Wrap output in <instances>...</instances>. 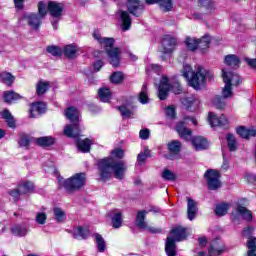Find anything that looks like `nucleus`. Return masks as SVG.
<instances>
[{
	"mask_svg": "<svg viewBox=\"0 0 256 256\" xmlns=\"http://www.w3.org/2000/svg\"><path fill=\"white\" fill-rule=\"evenodd\" d=\"M111 156L112 158H105L98 163L100 181H109V179H111V171H114V177L116 179H123L125 171H127L125 162L115 160L125 157V152L122 149L116 148L112 150Z\"/></svg>",
	"mask_w": 256,
	"mask_h": 256,
	"instance_id": "obj_1",
	"label": "nucleus"
},
{
	"mask_svg": "<svg viewBox=\"0 0 256 256\" xmlns=\"http://www.w3.org/2000/svg\"><path fill=\"white\" fill-rule=\"evenodd\" d=\"M182 75L194 89H199L207 81V74H205V70L201 66H198L195 72L189 64H186L183 66Z\"/></svg>",
	"mask_w": 256,
	"mask_h": 256,
	"instance_id": "obj_2",
	"label": "nucleus"
},
{
	"mask_svg": "<svg viewBox=\"0 0 256 256\" xmlns=\"http://www.w3.org/2000/svg\"><path fill=\"white\" fill-rule=\"evenodd\" d=\"M65 117L72 124L65 126L64 135L76 139L81 134V129L79 128V110L75 107H69L65 111Z\"/></svg>",
	"mask_w": 256,
	"mask_h": 256,
	"instance_id": "obj_3",
	"label": "nucleus"
},
{
	"mask_svg": "<svg viewBox=\"0 0 256 256\" xmlns=\"http://www.w3.org/2000/svg\"><path fill=\"white\" fill-rule=\"evenodd\" d=\"M58 183L67 193H75V191H81L84 185L87 184V176L85 173H76L70 178L58 179Z\"/></svg>",
	"mask_w": 256,
	"mask_h": 256,
	"instance_id": "obj_4",
	"label": "nucleus"
},
{
	"mask_svg": "<svg viewBox=\"0 0 256 256\" xmlns=\"http://www.w3.org/2000/svg\"><path fill=\"white\" fill-rule=\"evenodd\" d=\"M100 44L104 46L110 65H112V67H119V63L121 61V50L119 48H113V45H115V39L102 38Z\"/></svg>",
	"mask_w": 256,
	"mask_h": 256,
	"instance_id": "obj_5",
	"label": "nucleus"
},
{
	"mask_svg": "<svg viewBox=\"0 0 256 256\" xmlns=\"http://www.w3.org/2000/svg\"><path fill=\"white\" fill-rule=\"evenodd\" d=\"M38 13L37 14H25L23 16V21H26L32 29H39L41 27V20L47 15V4L39 2L38 4Z\"/></svg>",
	"mask_w": 256,
	"mask_h": 256,
	"instance_id": "obj_6",
	"label": "nucleus"
},
{
	"mask_svg": "<svg viewBox=\"0 0 256 256\" xmlns=\"http://www.w3.org/2000/svg\"><path fill=\"white\" fill-rule=\"evenodd\" d=\"M204 179L207 181L208 189L215 191L221 187V174L219 171L214 169H209L204 174Z\"/></svg>",
	"mask_w": 256,
	"mask_h": 256,
	"instance_id": "obj_7",
	"label": "nucleus"
},
{
	"mask_svg": "<svg viewBox=\"0 0 256 256\" xmlns=\"http://www.w3.org/2000/svg\"><path fill=\"white\" fill-rule=\"evenodd\" d=\"M227 251V247L223 242H220L219 240H214L211 242L209 248H208V255L209 256H220L223 255ZM199 256H205V252H199Z\"/></svg>",
	"mask_w": 256,
	"mask_h": 256,
	"instance_id": "obj_8",
	"label": "nucleus"
},
{
	"mask_svg": "<svg viewBox=\"0 0 256 256\" xmlns=\"http://www.w3.org/2000/svg\"><path fill=\"white\" fill-rule=\"evenodd\" d=\"M169 89H171V84H169V78L163 76L160 81V86L158 88V97L161 101H165V99H167V95H169Z\"/></svg>",
	"mask_w": 256,
	"mask_h": 256,
	"instance_id": "obj_9",
	"label": "nucleus"
},
{
	"mask_svg": "<svg viewBox=\"0 0 256 256\" xmlns=\"http://www.w3.org/2000/svg\"><path fill=\"white\" fill-rule=\"evenodd\" d=\"M208 121L211 127H225V125H227L228 123V120L225 117V115L217 117V115H215V113L213 112H209Z\"/></svg>",
	"mask_w": 256,
	"mask_h": 256,
	"instance_id": "obj_10",
	"label": "nucleus"
},
{
	"mask_svg": "<svg viewBox=\"0 0 256 256\" xmlns=\"http://www.w3.org/2000/svg\"><path fill=\"white\" fill-rule=\"evenodd\" d=\"M187 217L189 221H193L199 213V208L197 207V202L192 198L187 197Z\"/></svg>",
	"mask_w": 256,
	"mask_h": 256,
	"instance_id": "obj_11",
	"label": "nucleus"
},
{
	"mask_svg": "<svg viewBox=\"0 0 256 256\" xmlns=\"http://www.w3.org/2000/svg\"><path fill=\"white\" fill-rule=\"evenodd\" d=\"M162 47L164 53H173L175 51V47H177V39L171 36H165L162 39Z\"/></svg>",
	"mask_w": 256,
	"mask_h": 256,
	"instance_id": "obj_12",
	"label": "nucleus"
},
{
	"mask_svg": "<svg viewBox=\"0 0 256 256\" xmlns=\"http://www.w3.org/2000/svg\"><path fill=\"white\" fill-rule=\"evenodd\" d=\"M175 129L182 139H185V141H191L192 131L191 129L187 128V125H185V122L183 121L178 122Z\"/></svg>",
	"mask_w": 256,
	"mask_h": 256,
	"instance_id": "obj_13",
	"label": "nucleus"
},
{
	"mask_svg": "<svg viewBox=\"0 0 256 256\" xmlns=\"http://www.w3.org/2000/svg\"><path fill=\"white\" fill-rule=\"evenodd\" d=\"M127 9L131 15L139 17L141 15V12L139 11H143V4H141L139 0H128Z\"/></svg>",
	"mask_w": 256,
	"mask_h": 256,
	"instance_id": "obj_14",
	"label": "nucleus"
},
{
	"mask_svg": "<svg viewBox=\"0 0 256 256\" xmlns=\"http://www.w3.org/2000/svg\"><path fill=\"white\" fill-rule=\"evenodd\" d=\"M222 77H223V81H225V79H227L228 84L237 87V85H239L241 83V77L238 74H235L233 72H227L225 69H222Z\"/></svg>",
	"mask_w": 256,
	"mask_h": 256,
	"instance_id": "obj_15",
	"label": "nucleus"
},
{
	"mask_svg": "<svg viewBox=\"0 0 256 256\" xmlns=\"http://www.w3.org/2000/svg\"><path fill=\"white\" fill-rule=\"evenodd\" d=\"M48 11L52 17L57 19L63 15V4L50 1L48 3Z\"/></svg>",
	"mask_w": 256,
	"mask_h": 256,
	"instance_id": "obj_16",
	"label": "nucleus"
},
{
	"mask_svg": "<svg viewBox=\"0 0 256 256\" xmlns=\"http://www.w3.org/2000/svg\"><path fill=\"white\" fill-rule=\"evenodd\" d=\"M45 109H47V104H45L44 102L32 103L30 108V117L32 118L39 117V115H42V113H45Z\"/></svg>",
	"mask_w": 256,
	"mask_h": 256,
	"instance_id": "obj_17",
	"label": "nucleus"
},
{
	"mask_svg": "<svg viewBox=\"0 0 256 256\" xmlns=\"http://www.w3.org/2000/svg\"><path fill=\"white\" fill-rule=\"evenodd\" d=\"M171 238L175 241H184L187 239V228H183L181 226H177L171 230Z\"/></svg>",
	"mask_w": 256,
	"mask_h": 256,
	"instance_id": "obj_18",
	"label": "nucleus"
},
{
	"mask_svg": "<svg viewBox=\"0 0 256 256\" xmlns=\"http://www.w3.org/2000/svg\"><path fill=\"white\" fill-rule=\"evenodd\" d=\"M192 145L196 151H203L209 147V142L203 136H196L192 139Z\"/></svg>",
	"mask_w": 256,
	"mask_h": 256,
	"instance_id": "obj_19",
	"label": "nucleus"
},
{
	"mask_svg": "<svg viewBox=\"0 0 256 256\" xmlns=\"http://www.w3.org/2000/svg\"><path fill=\"white\" fill-rule=\"evenodd\" d=\"M236 133L242 137V139H251V137L256 136V130L251 128H246L245 126H240L236 129Z\"/></svg>",
	"mask_w": 256,
	"mask_h": 256,
	"instance_id": "obj_20",
	"label": "nucleus"
},
{
	"mask_svg": "<svg viewBox=\"0 0 256 256\" xmlns=\"http://www.w3.org/2000/svg\"><path fill=\"white\" fill-rule=\"evenodd\" d=\"M165 251L167 256H177V245H175V239L172 237H167Z\"/></svg>",
	"mask_w": 256,
	"mask_h": 256,
	"instance_id": "obj_21",
	"label": "nucleus"
},
{
	"mask_svg": "<svg viewBox=\"0 0 256 256\" xmlns=\"http://www.w3.org/2000/svg\"><path fill=\"white\" fill-rule=\"evenodd\" d=\"M120 19L122 22V29L124 31H129L131 29V16H129V13L127 11L120 10Z\"/></svg>",
	"mask_w": 256,
	"mask_h": 256,
	"instance_id": "obj_22",
	"label": "nucleus"
},
{
	"mask_svg": "<svg viewBox=\"0 0 256 256\" xmlns=\"http://www.w3.org/2000/svg\"><path fill=\"white\" fill-rule=\"evenodd\" d=\"M112 213V227H114V229H119L123 224V214L119 210H113Z\"/></svg>",
	"mask_w": 256,
	"mask_h": 256,
	"instance_id": "obj_23",
	"label": "nucleus"
},
{
	"mask_svg": "<svg viewBox=\"0 0 256 256\" xmlns=\"http://www.w3.org/2000/svg\"><path fill=\"white\" fill-rule=\"evenodd\" d=\"M27 226L21 225V224H15L11 227V232L13 235H16V237H25L27 235Z\"/></svg>",
	"mask_w": 256,
	"mask_h": 256,
	"instance_id": "obj_24",
	"label": "nucleus"
},
{
	"mask_svg": "<svg viewBox=\"0 0 256 256\" xmlns=\"http://www.w3.org/2000/svg\"><path fill=\"white\" fill-rule=\"evenodd\" d=\"M35 143L39 147H50V145H53V143H55V139H53V137L51 136H44L36 138Z\"/></svg>",
	"mask_w": 256,
	"mask_h": 256,
	"instance_id": "obj_25",
	"label": "nucleus"
},
{
	"mask_svg": "<svg viewBox=\"0 0 256 256\" xmlns=\"http://www.w3.org/2000/svg\"><path fill=\"white\" fill-rule=\"evenodd\" d=\"M146 215H147V211L145 210L139 211L136 215V225L140 229H148L147 222H145Z\"/></svg>",
	"mask_w": 256,
	"mask_h": 256,
	"instance_id": "obj_26",
	"label": "nucleus"
},
{
	"mask_svg": "<svg viewBox=\"0 0 256 256\" xmlns=\"http://www.w3.org/2000/svg\"><path fill=\"white\" fill-rule=\"evenodd\" d=\"M77 147L82 153H89L91 151V140L89 138L78 140Z\"/></svg>",
	"mask_w": 256,
	"mask_h": 256,
	"instance_id": "obj_27",
	"label": "nucleus"
},
{
	"mask_svg": "<svg viewBox=\"0 0 256 256\" xmlns=\"http://www.w3.org/2000/svg\"><path fill=\"white\" fill-rule=\"evenodd\" d=\"M182 144L179 140H173L168 143V150L172 155H179L181 153Z\"/></svg>",
	"mask_w": 256,
	"mask_h": 256,
	"instance_id": "obj_28",
	"label": "nucleus"
},
{
	"mask_svg": "<svg viewBox=\"0 0 256 256\" xmlns=\"http://www.w3.org/2000/svg\"><path fill=\"white\" fill-rule=\"evenodd\" d=\"M224 61L226 65H228V67H232V69H237V67H239V63H241L239 61V57L233 54L227 55Z\"/></svg>",
	"mask_w": 256,
	"mask_h": 256,
	"instance_id": "obj_29",
	"label": "nucleus"
},
{
	"mask_svg": "<svg viewBox=\"0 0 256 256\" xmlns=\"http://www.w3.org/2000/svg\"><path fill=\"white\" fill-rule=\"evenodd\" d=\"M2 119H5L8 127L11 129H15V119L13 118V115H11V112L8 109H5L3 112H1Z\"/></svg>",
	"mask_w": 256,
	"mask_h": 256,
	"instance_id": "obj_30",
	"label": "nucleus"
},
{
	"mask_svg": "<svg viewBox=\"0 0 256 256\" xmlns=\"http://www.w3.org/2000/svg\"><path fill=\"white\" fill-rule=\"evenodd\" d=\"M96 239V245L99 253H105V250L107 249V244L105 243V239L101 234L96 233L94 234Z\"/></svg>",
	"mask_w": 256,
	"mask_h": 256,
	"instance_id": "obj_31",
	"label": "nucleus"
},
{
	"mask_svg": "<svg viewBox=\"0 0 256 256\" xmlns=\"http://www.w3.org/2000/svg\"><path fill=\"white\" fill-rule=\"evenodd\" d=\"M19 99H21V95L15 93L14 91L4 92V101H5V103L11 104L15 101H19Z\"/></svg>",
	"mask_w": 256,
	"mask_h": 256,
	"instance_id": "obj_32",
	"label": "nucleus"
},
{
	"mask_svg": "<svg viewBox=\"0 0 256 256\" xmlns=\"http://www.w3.org/2000/svg\"><path fill=\"white\" fill-rule=\"evenodd\" d=\"M231 205L229 203H221L217 204L215 208V213L218 217H223V215H227Z\"/></svg>",
	"mask_w": 256,
	"mask_h": 256,
	"instance_id": "obj_33",
	"label": "nucleus"
},
{
	"mask_svg": "<svg viewBox=\"0 0 256 256\" xmlns=\"http://www.w3.org/2000/svg\"><path fill=\"white\" fill-rule=\"evenodd\" d=\"M98 96L100 97V101L108 103V101H111V90L109 88H100L98 90Z\"/></svg>",
	"mask_w": 256,
	"mask_h": 256,
	"instance_id": "obj_34",
	"label": "nucleus"
},
{
	"mask_svg": "<svg viewBox=\"0 0 256 256\" xmlns=\"http://www.w3.org/2000/svg\"><path fill=\"white\" fill-rule=\"evenodd\" d=\"M237 213L241 215V217L244 219V221H251L253 219V214L250 210L245 208V206H238L237 207Z\"/></svg>",
	"mask_w": 256,
	"mask_h": 256,
	"instance_id": "obj_35",
	"label": "nucleus"
},
{
	"mask_svg": "<svg viewBox=\"0 0 256 256\" xmlns=\"http://www.w3.org/2000/svg\"><path fill=\"white\" fill-rule=\"evenodd\" d=\"M158 5L164 13H169L173 10V0H158Z\"/></svg>",
	"mask_w": 256,
	"mask_h": 256,
	"instance_id": "obj_36",
	"label": "nucleus"
},
{
	"mask_svg": "<svg viewBox=\"0 0 256 256\" xmlns=\"http://www.w3.org/2000/svg\"><path fill=\"white\" fill-rule=\"evenodd\" d=\"M50 87H51V84L49 82L39 81L36 85L37 95L39 96L44 95V93H47Z\"/></svg>",
	"mask_w": 256,
	"mask_h": 256,
	"instance_id": "obj_37",
	"label": "nucleus"
},
{
	"mask_svg": "<svg viewBox=\"0 0 256 256\" xmlns=\"http://www.w3.org/2000/svg\"><path fill=\"white\" fill-rule=\"evenodd\" d=\"M89 236V230L78 227L73 232L74 239H87Z\"/></svg>",
	"mask_w": 256,
	"mask_h": 256,
	"instance_id": "obj_38",
	"label": "nucleus"
},
{
	"mask_svg": "<svg viewBox=\"0 0 256 256\" xmlns=\"http://www.w3.org/2000/svg\"><path fill=\"white\" fill-rule=\"evenodd\" d=\"M194 1L197 2L199 7L206 9L207 13H211V11H213V9H215L213 1H211V0H194Z\"/></svg>",
	"mask_w": 256,
	"mask_h": 256,
	"instance_id": "obj_39",
	"label": "nucleus"
},
{
	"mask_svg": "<svg viewBox=\"0 0 256 256\" xmlns=\"http://www.w3.org/2000/svg\"><path fill=\"white\" fill-rule=\"evenodd\" d=\"M225 86L222 89V96L223 99H229V97H233V88L231 87V84H229V80L227 78H224Z\"/></svg>",
	"mask_w": 256,
	"mask_h": 256,
	"instance_id": "obj_40",
	"label": "nucleus"
},
{
	"mask_svg": "<svg viewBox=\"0 0 256 256\" xmlns=\"http://www.w3.org/2000/svg\"><path fill=\"white\" fill-rule=\"evenodd\" d=\"M77 46L75 45H67L64 47V55L68 57V59H75V55L77 54Z\"/></svg>",
	"mask_w": 256,
	"mask_h": 256,
	"instance_id": "obj_41",
	"label": "nucleus"
},
{
	"mask_svg": "<svg viewBox=\"0 0 256 256\" xmlns=\"http://www.w3.org/2000/svg\"><path fill=\"white\" fill-rule=\"evenodd\" d=\"M0 79L2 83L8 85V87H11V84L15 83V76H12V74L9 72H2L0 74Z\"/></svg>",
	"mask_w": 256,
	"mask_h": 256,
	"instance_id": "obj_42",
	"label": "nucleus"
},
{
	"mask_svg": "<svg viewBox=\"0 0 256 256\" xmlns=\"http://www.w3.org/2000/svg\"><path fill=\"white\" fill-rule=\"evenodd\" d=\"M138 100L142 105L149 103V95L147 94V83H144L139 93Z\"/></svg>",
	"mask_w": 256,
	"mask_h": 256,
	"instance_id": "obj_43",
	"label": "nucleus"
},
{
	"mask_svg": "<svg viewBox=\"0 0 256 256\" xmlns=\"http://www.w3.org/2000/svg\"><path fill=\"white\" fill-rule=\"evenodd\" d=\"M211 44V36L204 35L200 40H198V49L204 51V49H209Z\"/></svg>",
	"mask_w": 256,
	"mask_h": 256,
	"instance_id": "obj_44",
	"label": "nucleus"
},
{
	"mask_svg": "<svg viewBox=\"0 0 256 256\" xmlns=\"http://www.w3.org/2000/svg\"><path fill=\"white\" fill-rule=\"evenodd\" d=\"M18 189L22 193V195H27V193H31L33 189H35V185L33 182H26L23 184H19Z\"/></svg>",
	"mask_w": 256,
	"mask_h": 256,
	"instance_id": "obj_45",
	"label": "nucleus"
},
{
	"mask_svg": "<svg viewBox=\"0 0 256 256\" xmlns=\"http://www.w3.org/2000/svg\"><path fill=\"white\" fill-rule=\"evenodd\" d=\"M248 255L247 256H256V238L250 237L247 241Z\"/></svg>",
	"mask_w": 256,
	"mask_h": 256,
	"instance_id": "obj_46",
	"label": "nucleus"
},
{
	"mask_svg": "<svg viewBox=\"0 0 256 256\" xmlns=\"http://www.w3.org/2000/svg\"><path fill=\"white\" fill-rule=\"evenodd\" d=\"M54 217L58 223H63L67 219V215L63 209L56 207L54 208Z\"/></svg>",
	"mask_w": 256,
	"mask_h": 256,
	"instance_id": "obj_47",
	"label": "nucleus"
},
{
	"mask_svg": "<svg viewBox=\"0 0 256 256\" xmlns=\"http://www.w3.org/2000/svg\"><path fill=\"white\" fill-rule=\"evenodd\" d=\"M226 139H227V144L230 151H237L238 144H237V138H235V135L228 134Z\"/></svg>",
	"mask_w": 256,
	"mask_h": 256,
	"instance_id": "obj_48",
	"label": "nucleus"
},
{
	"mask_svg": "<svg viewBox=\"0 0 256 256\" xmlns=\"http://www.w3.org/2000/svg\"><path fill=\"white\" fill-rule=\"evenodd\" d=\"M162 179H164V181H176L177 174L169 169H164L162 172Z\"/></svg>",
	"mask_w": 256,
	"mask_h": 256,
	"instance_id": "obj_49",
	"label": "nucleus"
},
{
	"mask_svg": "<svg viewBox=\"0 0 256 256\" xmlns=\"http://www.w3.org/2000/svg\"><path fill=\"white\" fill-rule=\"evenodd\" d=\"M185 43H186V47L190 51H195L196 49H198V40L195 38L188 37L186 38Z\"/></svg>",
	"mask_w": 256,
	"mask_h": 256,
	"instance_id": "obj_50",
	"label": "nucleus"
},
{
	"mask_svg": "<svg viewBox=\"0 0 256 256\" xmlns=\"http://www.w3.org/2000/svg\"><path fill=\"white\" fill-rule=\"evenodd\" d=\"M47 53L53 55L54 57H61L63 55V50L57 46H48L46 49Z\"/></svg>",
	"mask_w": 256,
	"mask_h": 256,
	"instance_id": "obj_51",
	"label": "nucleus"
},
{
	"mask_svg": "<svg viewBox=\"0 0 256 256\" xmlns=\"http://www.w3.org/2000/svg\"><path fill=\"white\" fill-rule=\"evenodd\" d=\"M212 104L216 109H225V101L221 96H215L212 100Z\"/></svg>",
	"mask_w": 256,
	"mask_h": 256,
	"instance_id": "obj_52",
	"label": "nucleus"
},
{
	"mask_svg": "<svg viewBox=\"0 0 256 256\" xmlns=\"http://www.w3.org/2000/svg\"><path fill=\"white\" fill-rule=\"evenodd\" d=\"M118 111H120L122 117H124L125 119H129V117L133 115V112L125 105L118 107Z\"/></svg>",
	"mask_w": 256,
	"mask_h": 256,
	"instance_id": "obj_53",
	"label": "nucleus"
},
{
	"mask_svg": "<svg viewBox=\"0 0 256 256\" xmlns=\"http://www.w3.org/2000/svg\"><path fill=\"white\" fill-rule=\"evenodd\" d=\"M110 81L112 83H116L119 84L123 81V73L121 72H114L111 77H110Z\"/></svg>",
	"mask_w": 256,
	"mask_h": 256,
	"instance_id": "obj_54",
	"label": "nucleus"
},
{
	"mask_svg": "<svg viewBox=\"0 0 256 256\" xmlns=\"http://www.w3.org/2000/svg\"><path fill=\"white\" fill-rule=\"evenodd\" d=\"M150 155H151V150L145 149L144 152L138 154V157H137L138 163H145V159H147V157H150Z\"/></svg>",
	"mask_w": 256,
	"mask_h": 256,
	"instance_id": "obj_55",
	"label": "nucleus"
},
{
	"mask_svg": "<svg viewBox=\"0 0 256 256\" xmlns=\"http://www.w3.org/2000/svg\"><path fill=\"white\" fill-rule=\"evenodd\" d=\"M46 222L47 214H45V212H40L36 215V223H38V225H45Z\"/></svg>",
	"mask_w": 256,
	"mask_h": 256,
	"instance_id": "obj_56",
	"label": "nucleus"
},
{
	"mask_svg": "<svg viewBox=\"0 0 256 256\" xmlns=\"http://www.w3.org/2000/svg\"><path fill=\"white\" fill-rule=\"evenodd\" d=\"M9 195L11 197H13L14 201H19V197H21L22 193L20 192V190L18 188V189L10 190Z\"/></svg>",
	"mask_w": 256,
	"mask_h": 256,
	"instance_id": "obj_57",
	"label": "nucleus"
},
{
	"mask_svg": "<svg viewBox=\"0 0 256 256\" xmlns=\"http://www.w3.org/2000/svg\"><path fill=\"white\" fill-rule=\"evenodd\" d=\"M196 102H197V100L193 97H186V98L182 99V103L186 107H191V105H193V103H196Z\"/></svg>",
	"mask_w": 256,
	"mask_h": 256,
	"instance_id": "obj_58",
	"label": "nucleus"
},
{
	"mask_svg": "<svg viewBox=\"0 0 256 256\" xmlns=\"http://www.w3.org/2000/svg\"><path fill=\"white\" fill-rule=\"evenodd\" d=\"M149 135H151V132L149 131V129L140 130V133H139L140 139L147 140L149 139Z\"/></svg>",
	"mask_w": 256,
	"mask_h": 256,
	"instance_id": "obj_59",
	"label": "nucleus"
},
{
	"mask_svg": "<svg viewBox=\"0 0 256 256\" xmlns=\"http://www.w3.org/2000/svg\"><path fill=\"white\" fill-rule=\"evenodd\" d=\"M29 143H31V140H29L28 136H22L19 141L20 147H28Z\"/></svg>",
	"mask_w": 256,
	"mask_h": 256,
	"instance_id": "obj_60",
	"label": "nucleus"
},
{
	"mask_svg": "<svg viewBox=\"0 0 256 256\" xmlns=\"http://www.w3.org/2000/svg\"><path fill=\"white\" fill-rule=\"evenodd\" d=\"M166 116L169 117V119H175V108L168 106L166 108Z\"/></svg>",
	"mask_w": 256,
	"mask_h": 256,
	"instance_id": "obj_61",
	"label": "nucleus"
},
{
	"mask_svg": "<svg viewBox=\"0 0 256 256\" xmlns=\"http://www.w3.org/2000/svg\"><path fill=\"white\" fill-rule=\"evenodd\" d=\"M245 61L247 65H249V67H251L252 69H256V59L245 58Z\"/></svg>",
	"mask_w": 256,
	"mask_h": 256,
	"instance_id": "obj_62",
	"label": "nucleus"
},
{
	"mask_svg": "<svg viewBox=\"0 0 256 256\" xmlns=\"http://www.w3.org/2000/svg\"><path fill=\"white\" fill-rule=\"evenodd\" d=\"M101 67H103V61L101 60L96 61L94 64L95 71H100Z\"/></svg>",
	"mask_w": 256,
	"mask_h": 256,
	"instance_id": "obj_63",
	"label": "nucleus"
},
{
	"mask_svg": "<svg viewBox=\"0 0 256 256\" xmlns=\"http://www.w3.org/2000/svg\"><path fill=\"white\" fill-rule=\"evenodd\" d=\"M25 0H14L16 9H23V2Z\"/></svg>",
	"mask_w": 256,
	"mask_h": 256,
	"instance_id": "obj_64",
	"label": "nucleus"
}]
</instances>
